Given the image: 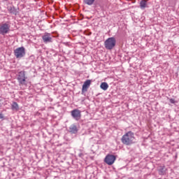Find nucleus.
Returning <instances> with one entry per match:
<instances>
[{
	"label": "nucleus",
	"mask_w": 179,
	"mask_h": 179,
	"mask_svg": "<svg viewBox=\"0 0 179 179\" xmlns=\"http://www.w3.org/2000/svg\"><path fill=\"white\" fill-rule=\"evenodd\" d=\"M121 141L123 145H126L127 146L135 143V134L132 131L127 132L122 136Z\"/></svg>",
	"instance_id": "1"
},
{
	"label": "nucleus",
	"mask_w": 179,
	"mask_h": 179,
	"mask_svg": "<svg viewBox=\"0 0 179 179\" xmlns=\"http://www.w3.org/2000/svg\"><path fill=\"white\" fill-rule=\"evenodd\" d=\"M115 44H117V41L115 40V38L110 37L105 41L104 47L106 50H113V48L115 47Z\"/></svg>",
	"instance_id": "2"
},
{
	"label": "nucleus",
	"mask_w": 179,
	"mask_h": 179,
	"mask_svg": "<svg viewBox=\"0 0 179 179\" xmlns=\"http://www.w3.org/2000/svg\"><path fill=\"white\" fill-rule=\"evenodd\" d=\"M10 31V24L9 22H4L0 24V34L5 36Z\"/></svg>",
	"instance_id": "3"
},
{
	"label": "nucleus",
	"mask_w": 179,
	"mask_h": 179,
	"mask_svg": "<svg viewBox=\"0 0 179 179\" xmlns=\"http://www.w3.org/2000/svg\"><path fill=\"white\" fill-rule=\"evenodd\" d=\"M17 79L20 85L24 86V85H26V79H27V77L26 76V71H20L18 73Z\"/></svg>",
	"instance_id": "4"
},
{
	"label": "nucleus",
	"mask_w": 179,
	"mask_h": 179,
	"mask_svg": "<svg viewBox=\"0 0 179 179\" xmlns=\"http://www.w3.org/2000/svg\"><path fill=\"white\" fill-rule=\"evenodd\" d=\"M14 55L16 58H23L26 55V50L24 47L17 48L14 50Z\"/></svg>",
	"instance_id": "5"
},
{
	"label": "nucleus",
	"mask_w": 179,
	"mask_h": 179,
	"mask_svg": "<svg viewBox=\"0 0 179 179\" xmlns=\"http://www.w3.org/2000/svg\"><path fill=\"white\" fill-rule=\"evenodd\" d=\"M52 38H54V36L48 32H45L42 36V40L43 43H45V44H48V43H52Z\"/></svg>",
	"instance_id": "6"
},
{
	"label": "nucleus",
	"mask_w": 179,
	"mask_h": 179,
	"mask_svg": "<svg viewBox=\"0 0 179 179\" xmlns=\"http://www.w3.org/2000/svg\"><path fill=\"white\" fill-rule=\"evenodd\" d=\"M116 157L113 155H108L105 157L104 162L108 164V166H112V164H114Z\"/></svg>",
	"instance_id": "7"
},
{
	"label": "nucleus",
	"mask_w": 179,
	"mask_h": 179,
	"mask_svg": "<svg viewBox=\"0 0 179 179\" xmlns=\"http://www.w3.org/2000/svg\"><path fill=\"white\" fill-rule=\"evenodd\" d=\"M71 117L74 118L76 121H79L80 120V117H82V114L80 113V110L78 109L73 110L71 111Z\"/></svg>",
	"instance_id": "8"
},
{
	"label": "nucleus",
	"mask_w": 179,
	"mask_h": 179,
	"mask_svg": "<svg viewBox=\"0 0 179 179\" xmlns=\"http://www.w3.org/2000/svg\"><path fill=\"white\" fill-rule=\"evenodd\" d=\"M90 85H92V80H87L84 82L82 88V93H85V92H87L89 87H90Z\"/></svg>",
	"instance_id": "9"
},
{
	"label": "nucleus",
	"mask_w": 179,
	"mask_h": 179,
	"mask_svg": "<svg viewBox=\"0 0 179 179\" xmlns=\"http://www.w3.org/2000/svg\"><path fill=\"white\" fill-rule=\"evenodd\" d=\"M158 171H159V176H164V174H166V166H159Z\"/></svg>",
	"instance_id": "10"
},
{
	"label": "nucleus",
	"mask_w": 179,
	"mask_h": 179,
	"mask_svg": "<svg viewBox=\"0 0 179 179\" xmlns=\"http://www.w3.org/2000/svg\"><path fill=\"white\" fill-rule=\"evenodd\" d=\"M69 130L71 134H77L78 133V127L75 124L71 125L69 127Z\"/></svg>",
	"instance_id": "11"
},
{
	"label": "nucleus",
	"mask_w": 179,
	"mask_h": 179,
	"mask_svg": "<svg viewBox=\"0 0 179 179\" xmlns=\"http://www.w3.org/2000/svg\"><path fill=\"white\" fill-rule=\"evenodd\" d=\"M8 10L10 13H12L13 15H17V10H16L14 6L8 7Z\"/></svg>",
	"instance_id": "12"
},
{
	"label": "nucleus",
	"mask_w": 179,
	"mask_h": 179,
	"mask_svg": "<svg viewBox=\"0 0 179 179\" xmlns=\"http://www.w3.org/2000/svg\"><path fill=\"white\" fill-rule=\"evenodd\" d=\"M148 1L146 0H142L140 2V8L141 9H145V8H148Z\"/></svg>",
	"instance_id": "13"
},
{
	"label": "nucleus",
	"mask_w": 179,
	"mask_h": 179,
	"mask_svg": "<svg viewBox=\"0 0 179 179\" xmlns=\"http://www.w3.org/2000/svg\"><path fill=\"white\" fill-rule=\"evenodd\" d=\"M101 89H102V90H107V89H108V84L107 83H102L100 85Z\"/></svg>",
	"instance_id": "14"
},
{
	"label": "nucleus",
	"mask_w": 179,
	"mask_h": 179,
	"mask_svg": "<svg viewBox=\"0 0 179 179\" xmlns=\"http://www.w3.org/2000/svg\"><path fill=\"white\" fill-rule=\"evenodd\" d=\"M12 109L13 110H19V105H17V103H16V102L13 103Z\"/></svg>",
	"instance_id": "15"
},
{
	"label": "nucleus",
	"mask_w": 179,
	"mask_h": 179,
	"mask_svg": "<svg viewBox=\"0 0 179 179\" xmlns=\"http://www.w3.org/2000/svg\"><path fill=\"white\" fill-rule=\"evenodd\" d=\"M85 3H86V5H93V3H94V0H84Z\"/></svg>",
	"instance_id": "16"
},
{
	"label": "nucleus",
	"mask_w": 179,
	"mask_h": 179,
	"mask_svg": "<svg viewBox=\"0 0 179 179\" xmlns=\"http://www.w3.org/2000/svg\"><path fill=\"white\" fill-rule=\"evenodd\" d=\"M169 101H170V103H171V104H175L176 103V100H174L173 99H170Z\"/></svg>",
	"instance_id": "17"
},
{
	"label": "nucleus",
	"mask_w": 179,
	"mask_h": 179,
	"mask_svg": "<svg viewBox=\"0 0 179 179\" xmlns=\"http://www.w3.org/2000/svg\"><path fill=\"white\" fill-rule=\"evenodd\" d=\"M0 120H3V115L0 113Z\"/></svg>",
	"instance_id": "18"
},
{
	"label": "nucleus",
	"mask_w": 179,
	"mask_h": 179,
	"mask_svg": "<svg viewBox=\"0 0 179 179\" xmlns=\"http://www.w3.org/2000/svg\"><path fill=\"white\" fill-rule=\"evenodd\" d=\"M4 1H8V0H4Z\"/></svg>",
	"instance_id": "19"
}]
</instances>
